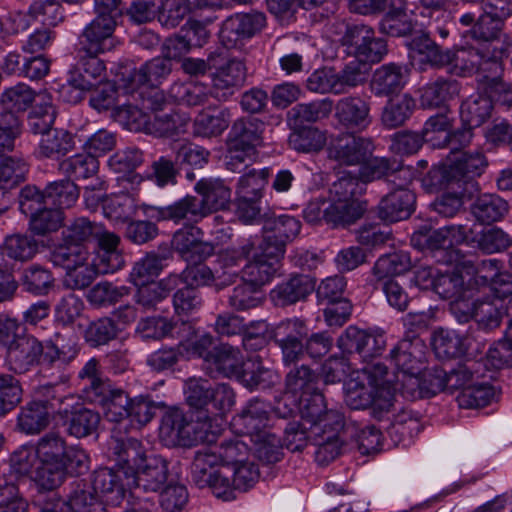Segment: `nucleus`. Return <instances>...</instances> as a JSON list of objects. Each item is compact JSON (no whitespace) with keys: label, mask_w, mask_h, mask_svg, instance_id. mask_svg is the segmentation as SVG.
<instances>
[{"label":"nucleus","mask_w":512,"mask_h":512,"mask_svg":"<svg viewBox=\"0 0 512 512\" xmlns=\"http://www.w3.org/2000/svg\"><path fill=\"white\" fill-rule=\"evenodd\" d=\"M486 166L481 153L463 154L452 164L433 166L423 179L424 185L431 191L447 190L431 204L434 211L444 218L454 217L463 207V198L475 190V178Z\"/></svg>","instance_id":"f257e3e1"},{"label":"nucleus","mask_w":512,"mask_h":512,"mask_svg":"<svg viewBox=\"0 0 512 512\" xmlns=\"http://www.w3.org/2000/svg\"><path fill=\"white\" fill-rule=\"evenodd\" d=\"M197 196L186 195L168 206H140L144 215L157 222L172 221L179 224L182 221L198 223L207 216L229 208L231 189L221 179L202 178L194 186Z\"/></svg>","instance_id":"f03ea898"},{"label":"nucleus","mask_w":512,"mask_h":512,"mask_svg":"<svg viewBox=\"0 0 512 512\" xmlns=\"http://www.w3.org/2000/svg\"><path fill=\"white\" fill-rule=\"evenodd\" d=\"M62 342L59 334L44 342L31 334L13 335L7 344L4 366L16 375L26 374L37 366L62 368L78 354L74 341Z\"/></svg>","instance_id":"7ed1b4c3"},{"label":"nucleus","mask_w":512,"mask_h":512,"mask_svg":"<svg viewBox=\"0 0 512 512\" xmlns=\"http://www.w3.org/2000/svg\"><path fill=\"white\" fill-rule=\"evenodd\" d=\"M366 187L359 175L343 173L330 187L332 207L328 211L331 220L349 225L362 217L367 202L360 200Z\"/></svg>","instance_id":"20e7f679"},{"label":"nucleus","mask_w":512,"mask_h":512,"mask_svg":"<svg viewBox=\"0 0 512 512\" xmlns=\"http://www.w3.org/2000/svg\"><path fill=\"white\" fill-rule=\"evenodd\" d=\"M65 399L66 397L56 394L53 385L39 387L36 398L20 409L17 427L26 434H39L50 424L53 414L61 413V405Z\"/></svg>","instance_id":"39448f33"},{"label":"nucleus","mask_w":512,"mask_h":512,"mask_svg":"<svg viewBox=\"0 0 512 512\" xmlns=\"http://www.w3.org/2000/svg\"><path fill=\"white\" fill-rule=\"evenodd\" d=\"M391 387H370L351 379L346 384L345 403L352 410L370 409L371 416L382 421L389 419L394 408L395 394Z\"/></svg>","instance_id":"423d86ee"},{"label":"nucleus","mask_w":512,"mask_h":512,"mask_svg":"<svg viewBox=\"0 0 512 512\" xmlns=\"http://www.w3.org/2000/svg\"><path fill=\"white\" fill-rule=\"evenodd\" d=\"M39 463L61 464L70 468L71 474H82L89 469V456L78 445L68 446L57 432H48L37 442Z\"/></svg>","instance_id":"0eeeda50"},{"label":"nucleus","mask_w":512,"mask_h":512,"mask_svg":"<svg viewBox=\"0 0 512 512\" xmlns=\"http://www.w3.org/2000/svg\"><path fill=\"white\" fill-rule=\"evenodd\" d=\"M426 345L420 337L414 335L411 338H402L389 352V361L398 372L402 374V379L396 375L395 385L392 388L396 390H406L410 376L420 375L424 368Z\"/></svg>","instance_id":"6e6552de"},{"label":"nucleus","mask_w":512,"mask_h":512,"mask_svg":"<svg viewBox=\"0 0 512 512\" xmlns=\"http://www.w3.org/2000/svg\"><path fill=\"white\" fill-rule=\"evenodd\" d=\"M308 333L307 322L298 317L284 319L273 328L271 337L281 351L285 367L302 360L303 342Z\"/></svg>","instance_id":"1a4fd4ad"},{"label":"nucleus","mask_w":512,"mask_h":512,"mask_svg":"<svg viewBox=\"0 0 512 512\" xmlns=\"http://www.w3.org/2000/svg\"><path fill=\"white\" fill-rule=\"evenodd\" d=\"M171 72L172 62L159 56L146 61L138 69L125 67L119 73V81L126 93H133L143 86H159Z\"/></svg>","instance_id":"9d476101"},{"label":"nucleus","mask_w":512,"mask_h":512,"mask_svg":"<svg viewBox=\"0 0 512 512\" xmlns=\"http://www.w3.org/2000/svg\"><path fill=\"white\" fill-rule=\"evenodd\" d=\"M203 237L204 231L200 227L188 225L173 234L171 245L189 265L201 264L215 253V245L204 241Z\"/></svg>","instance_id":"9b49d317"},{"label":"nucleus","mask_w":512,"mask_h":512,"mask_svg":"<svg viewBox=\"0 0 512 512\" xmlns=\"http://www.w3.org/2000/svg\"><path fill=\"white\" fill-rule=\"evenodd\" d=\"M266 24V16L262 12L236 13L226 18L221 26L219 37L222 44L231 49L244 39L252 38Z\"/></svg>","instance_id":"f8f14e48"},{"label":"nucleus","mask_w":512,"mask_h":512,"mask_svg":"<svg viewBox=\"0 0 512 512\" xmlns=\"http://www.w3.org/2000/svg\"><path fill=\"white\" fill-rule=\"evenodd\" d=\"M333 109L337 124L345 130L361 132L372 123L370 97L345 96L333 104Z\"/></svg>","instance_id":"ddd939ff"},{"label":"nucleus","mask_w":512,"mask_h":512,"mask_svg":"<svg viewBox=\"0 0 512 512\" xmlns=\"http://www.w3.org/2000/svg\"><path fill=\"white\" fill-rule=\"evenodd\" d=\"M270 405L259 398L249 400L242 411L233 417L232 425L239 434L251 439L271 431Z\"/></svg>","instance_id":"4468645a"},{"label":"nucleus","mask_w":512,"mask_h":512,"mask_svg":"<svg viewBox=\"0 0 512 512\" xmlns=\"http://www.w3.org/2000/svg\"><path fill=\"white\" fill-rule=\"evenodd\" d=\"M262 230L263 237L259 243L273 251L272 254L284 257L287 243L300 233L301 222L294 216L283 214L267 219Z\"/></svg>","instance_id":"2eb2a0df"},{"label":"nucleus","mask_w":512,"mask_h":512,"mask_svg":"<svg viewBox=\"0 0 512 512\" xmlns=\"http://www.w3.org/2000/svg\"><path fill=\"white\" fill-rule=\"evenodd\" d=\"M168 462L160 455H149L128 478V489L158 492L168 480Z\"/></svg>","instance_id":"dca6fc26"},{"label":"nucleus","mask_w":512,"mask_h":512,"mask_svg":"<svg viewBox=\"0 0 512 512\" xmlns=\"http://www.w3.org/2000/svg\"><path fill=\"white\" fill-rule=\"evenodd\" d=\"M272 252L258 243L252 252V259L242 269V279L257 289L269 283L277 273L283 258Z\"/></svg>","instance_id":"f3484780"},{"label":"nucleus","mask_w":512,"mask_h":512,"mask_svg":"<svg viewBox=\"0 0 512 512\" xmlns=\"http://www.w3.org/2000/svg\"><path fill=\"white\" fill-rule=\"evenodd\" d=\"M406 177L397 188L381 198L377 205V216L384 222L395 223L411 216L416 202L415 194L405 188Z\"/></svg>","instance_id":"a211bd4d"},{"label":"nucleus","mask_w":512,"mask_h":512,"mask_svg":"<svg viewBox=\"0 0 512 512\" xmlns=\"http://www.w3.org/2000/svg\"><path fill=\"white\" fill-rule=\"evenodd\" d=\"M116 21L112 17L98 16L83 29L76 47L90 53H104L114 47L113 33Z\"/></svg>","instance_id":"6ab92c4d"},{"label":"nucleus","mask_w":512,"mask_h":512,"mask_svg":"<svg viewBox=\"0 0 512 512\" xmlns=\"http://www.w3.org/2000/svg\"><path fill=\"white\" fill-rule=\"evenodd\" d=\"M246 78L245 63L236 58L228 60L216 70L212 77L211 96L219 101L228 100L244 85Z\"/></svg>","instance_id":"aec40b11"},{"label":"nucleus","mask_w":512,"mask_h":512,"mask_svg":"<svg viewBox=\"0 0 512 512\" xmlns=\"http://www.w3.org/2000/svg\"><path fill=\"white\" fill-rule=\"evenodd\" d=\"M409 69L404 64L387 63L379 66L372 74L369 89L376 97L397 96L407 84Z\"/></svg>","instance_id":"412c9836"},{"label":"nucleus","mask_w":512,"mask_h":512,"mask_svg":"<svg viewBox=\"0 0 512 512\" xmlns=\"http://www.w3.org/2000/svg\"><path fill=\"white\" fill-rule=\"evenodd\" d=\"M63 503L67 512H108L93 485L86 479H74L64 488Z\"/></svg>","instance_id":"4be33fe9"},{"label":"nucleus","mask_w":512,"mask_h":512,"mask_svg":"<svg viewBox=\"0 0 512 512\" xmlns=\"http://www.w3.org/2000/svg\"><path fill=\"white\" fill-rule=\"evenodd\" d=\"M244 358L239 348L227 343L213 347L212 355L206 360L205 370L212 377H239Z\"/></svg>","instance_id":"5701e85b"},{"label":"nucleus","mask_w":512,"mask_h":512,"mask_svg":"<svg viewBox=\"0 0 512 512\" xmlns=\"http://www.w3.org/2000/svg\"><path fill=\"white\" fill-rule=\"evenodd\" d=\"M110 455L113 457L118 471L128 480L144 462L146 455L142 443L132 437L115 438L110 443Z\"/></svg>","instance_id":"b1692460"},{"label":"nucleus","mask_w":512,"mask_h":512,"mask_svg":"<svg viewBox=\"0 0 512 512\" xmlns=\"http://www.w3.org/2000/svg\"><path fill=\"white\" fill-rule=\"evenodd\" d=\"M373 143L364 137L349 136L337 140L329 148V158L340 165H362L372 155Z\"/></svg>","instance_id":"393cba45"},{"label":"nucleus","mask_w":512,"mask_h":512,"mask_svg":"<svg viewBox=\"0 0 512 512\" xmlns=\"http://www.w3.org/2000/svg\"><path fill=\"white\" fill-rule=\"evenodd\" d=\"M315 289V281L305 274H292L277 284L270 298L278 307H286L304 301Z\"/></svg>","instance_id":"a878e982"},{"label":"nucleus","mask_w":512,"mask_h":512,"mask_svg":"<svg viewBox=\"0 0 512 512\" xmlns=\"http://www.w3.org/2000/svg\"><path fill=\"white\" fill-rule=\"evenodd\" d=\"M89 482L93 485L98 498H102V502L105 501L113 506L121 504L128 488L127 479L124 478L123 473L111 468L96 470Z\"/></svg>","instance_id":"bb28decb"},{"label":"nucleus","mask_w":512,"mask_h":512,"mask_svg":"<svg viewBox=\"0 0 512 512\" xmlns=\"http://www.w3.org/2000/svg\"><path fill=\"white\" fill-rule=\"evenodd\" d=\"M255 249V241L247 239L238 248H227L222 250L217 256V263L220 267L216 269L217 279L221 280L217 284V289L235 282L238 277V268L243 261L247 260Z\"/></svg>","instance_id":"cd10ccee"},{"label":"nucleus","mask_w":512,"mask_h":512,"mask_svg":"<svg viewBox=\"0 0 512 512\" xmlns=\"http://www.w3.org/2000/svg\"><path fill=\"white\" fill-rule=\"evenodd\" d=\"M265 123L254 117H241L231 126L228 145L236 150H254L262 145Z\"/></svg>","instance_id":"c85d7f7f"},{"label":"nucleus","mask_w":512,"mask_h":512,"mask_svg":"<svg viewBox=\"0 0 512 512\" xmlns=\"http://www.w3.org/2000/svg\"><path fill=\"white\" fill-rule=\"evenodd\" d=\"M99 53L81 51L76 47L77 63L74 71L70 73L72 82L82 89H93L97 83L106 76V66L98 57Z\"/></svg>","instance_id":"c756f323"},{"label":"nucleus","mask_w":512,"mask_h":512,"mask_svg":"<svg viewBox=\"0 0 512 512\" xmlns=\"http://www.w3.org/2000/svg\"><path fill=\"white\" fill-rule=\"evenodd\" d=\"M415 246L435 251V258L439 262L453 264L459 262V254L449 245V230L445 227L436 230H419L412 235Z\"/></svg>","instance_id":"7c9ffc66"},{"label":"nucleus","mask_w":512,"mask_h":512,"mask_svg":"<svg viewBox=\"0 0 512 512\" xmlns=\"http://www.w3.org/2000/svg\"><path fill=\"white\" fill-rule=\"evenodd\" d=\"M75 135L65 129H53L40 138L35 156L39 160L59 161L75 149Z\"/></svg>","instance_id":"2f4dec72"},{"label":"nucleus","mask_w":512,"mask_h":512,"mask_svg":"<svg viewBox=\"0 0 512 512\" xmlns=\"http://www.w3.org/2000/svg\"><path fill=\"white\" fill-rule=\"evenodd\" d=\"M412 13L408 11L407 0H394V4L379 22L381 33L392 37H404L412 33L415 27Z\"/></svg>","instance_id":"473e14b6"},{"label":"nucleus","mask_w":512,"mask_h":512,"mask_svg":"<svg viewBox=\"0 0 512 512\" xmlns=\"http://www.w3.org/2000/svg\"><path fill=\"white\" fill-rule=\"evenodd\" d=\"M192 326L187 321H173L166 317H147L141 319L137 325L139 332L144 339L160 340L166 337L183 338L182 331L190 333Z\"/></svg>","instance_id":"72a5a7b5"},{"label":"nucleus","mask_w":512,"mask_h":512,"mask_svg":"<svg viewBox=\"0 0 512 512\" xmlns=\"http://www.w3.org/2000/svg\"><path fill=\"white\" fill-rule=\"evenodd\" d=\"M509 44L495 42L494 46H480L479 59L477 61L475 72L481 75V80L486 85L501 80L503 72L502 60L507 56Z\"/></svg>","instance_id":"f704fd0d"},{"label":"nucleus","mask_w":512,"mask_h":512,"mask_svg":"<svg viewBox=\"0 0 512 512\" xmlns=\"http://www.w3.org/2000/svg\"><path fill=\"white\" fill-rule=\"evenodd\" d=\"M231 122V113L228 108L208 107L195 117L193 133L200 137L220 136Z\"/></svg>","instance_id":"c9c22d12"},{"label":"nucleus","mask_w":512,"mask_h":512,"mask_svg":"<svg viewBox=\"0 0 512 512\" xmlns=\"http://www.w3.org/2000/svg\"><path fill=\"white\" fill-rule=\"evenodd\" d=\"M409 171L401 166L396 160L388 158H370L361 165L358 173L360 179L366 186L367 183L386 178L388 182L396 183V180L402 179Z\"/></svg>","instance_id":"e433bc0d"},{"label":"nucleus","mask_w":512,"mask_h":512,"mask_svg":"<svg viewBox=\"0 0 512 512\" xmlns=\"http://www.w3.org/2000/svg\"><path fill=\"white\" fill-rule=\"evenodd\" d=\"M459 92L458 81L439 77L423 88L421 103L428 108H444L449 101L458 96Z\"/></svg>","instance_id":"4c0bfd02"},{"label":"nucleus","mask_w":512,"mask_h":512,"mask_svg":"<svg viewBox=\"0 0 512 512\" xmlns=\"http://www.w3.org/2000/svg\"><path fill=\"white\" fill-rule=\"evenodd\" d=\"M509 205L497 194L485 193L479 195L471 205L475 219L482 224H492L500 221L508 213Z\"/></svg>","instance_id":"58836bf2"},{"label":"nucleus","mask_w":512,"mask_h":512,"mask_svg":"<svg viewBox=\"0 0 512 512\" xmlns=\"http://www.w3.org/2000/svg\"><path fill=\"white\" fill-rule=\"evenodd\" d=\"M181 282L182 278L180 276L171 274L158 283L138 286L139 288L134 299L136 303L141 305L144 309L155 308L157 304L167 298L170 292Z\"/></svg>","instance_id":"ea45409f"},{"label":"nucleus","mask_w":512,"mask_h":512,"mask_svg":"<svg viewBox=\"0 0 512 512\" xmlns=\"http://www.w3.org/2000/svg\"><path fill=\"white\" fill-rule=\"evenodd\" d=\"M415 108L416 101L409 94H403L394 99L389 98L382 109L381 123L388 129L403 126L410 119Z\"/></svg>","instance_id":"a19ab883"},{"label":"nucleus","mask_w":512,"mask_h":512,"mask_svg":"<svg viewBox=\"0 0 512 512\" xmlns=\"http://www.w3.org/2000/svg\"><path fill=\"white\" fill-rule=\"evenodd\" d=\"M406 389L411 392V396L418 391L420 397H432L436 394L447 390L446 387V370L442 367L435 366L424 371L421 377L410 376Z\"/></svg>","instance_id":"79ce46f5"},{"label":"nucleus","mask_w":512,"mask_h":512,"mask_svg":"<svg viewBox=\"0 0 512 512\" xmlns=\"http://www.w3.org/2000/svg\"><path fill=\"white\" fill-rule=\"evenodd\" d=\"M98 168V160L88 152L66 157L58 164V171L73 182L93 177Z\"/></svg>","instance_id":"37998d69"},{"label":"nucleus","mask_w":512,"mask_h":512,"mask_svg":"<svg viewBox=\"0 0 512 512\" xmlns=\"http://www.w3.org/2000/svg\"><path fill=\"white\" fill-rule=\"evenodd\" d=\"M491 112V99L486 94H472L460 106L461 121L470 128L481 126L491 116Z\"/></svg>","instance_id":"c03bdc74"},{"label":"nucleus","mask_w":512,"mask_h":512,"mask_svg":"<svg viewBox=\"0 0 512 512\" xmlns=\"http://www.w3.org/2000/svg\"><path fill=\"white\" fill-rule=\"evenodd\" d=\"M466 338L454 330L439 328L434 332L432 345L440 359H452L463 356L467 351Z\"/></svg>","instance_id":"a18cd8bd"},{"label":"nucleus","mask_w":512,"mask_h":512,"mask_svg":"<svg viewBox=\"0 0 512 512\" xmlns=\"http://www.w3.org/2000/svg\"><path fill=\"white\" fill-rule=\"evenodd\" d=\"M144 161L143 152L137 147H127L118 150L108 159V166L116 173L128 174L127 180L132 184H140L143 177L133 173Z\"/></svg>","instance_id":"49530a36"},{"label":"nucleus","mask_w":512,"mask_h":512,"mask_svg":"<svg viewBox=\"0 0 512 512\" xmlns=\"http://www.w3.org/2000/svg\"><path fill=\"white\" fill-rule=\"evenodd\" d=\"M239 378L241 383L251 391L270 389L280 381L279 374L265 367L259 358L252 361L251 367L242 368Z\"/></svg>","instance_id":"de8ad7c7"},{"label":"nucleus","mask_w":512,"mask_h":512,"mask_svg":"<svg viewBox=\"0 0 512 512\" xmlns=\"http://www.w3.org/2000/svg\"><path fill=\"white\" fill-rule=\"evenodd\" d=\"M187 118L178 113H153L148 115L144 132L158 137L178 135L186 131Z\"/></svg>","instance_id":"09e8293b"},{"label":"nucleus","mask_w":512,"mask_h":512,"mask_svg":"<svg viewBox=\"0 0 512 512\" xmlns=\"http://www.w3.org/2000/svg\"><path fill=\"white\" fill-rule=\"evenodd\" d=\"M505 20L481 10L474 29H470L473 39L480 41V46H494L495 42L503 44L499 38L502 33Z\"/></svg>","instance_id":"8fccbe9b"},{"label":"nucleus","mask_w":512,"mask_h":512,"mask_svg":"<svg viewBox=\"0 0 512 512\" xmlns=\"http://www.w3.org/2000/svg\"><path fill=\"white\" fill-rule=\"evenodd\" d=\"M221 466L219 457L211 449L197 451L191 464V479L199 488H205L211 483V477L215 476Z\"/></svg>","instance_id":"3c124183"},{"label":"nucleus","mask_w":512,"mask_h":512,"mask_svg":"<svg viewBox=\"0 0 512 512\" xmlns=\"http://www.w3.org/2000/svg\"><path fill=\"white\" fill-rule=\"evenodd\" d=\"M30 166L28 162L17 156H0V188L11 190L27 179Z\"/></svg>","instance_id":"603ef678"},{"label":"nucleus","mask_w":512,"mask_h":512,"mask_svg":"<svg viewBox=\"0 0 512 512\" xmlns=\"http://www.w3.org/2000/svg\"><path fill=\"white\" fill-rule=\"evenodd\" d=\"M54 282L51 271L37 264L25 268L20 277L23 290L35 296L47 295L54 287Z\"/></svg>","instance_id":"864d4df0"},{"label":"nucleus","mask_w":512,"mask_h":512,"mask_svg":"<svg viewBox=\"0 0 512 512\" xmlns=\"http://www.w3.org/2000/svg\"><path fill=\"white\" fill-rule=\"evenodd\" d=\"M410 48L415 51L420 60L432 67H446L449 60L448 49L443 50L430 36L421 33L412 38Z\"/></svg>","instance_id":"5fc2aeb1"},{"label":"nucleus","mask_w":512,"mask_h":512,"mask_svg":"<svg viewBox=\"0 0 512 512\" xmlns=\"http://www.w3.org/2000/svg\"><path fill=\"white\" fill-rule=\"evenodd\" d=\"M89 252L84 245H74L66 243L61 239V243L56 245L50 252L49 259L56 267H61L66 270H71L88 261Z\"/></svg>","instance_id":"6e6d98bb"},{"label":"nucleus","mask_w":512,"mask_h":512,"mask_svg":"<svg viewBox=\"0 0 512 512\" xmlns=\"http://www.w3.org/2000/svg\"><path fill=\"white\" fill-rule=\"evenodd\" d=\"M289 146L302 153L320 151L326 144L325 133L314 126H300L288 138Z\"/></svg>","instance_id":"4d7b16f0"},{"label":"nucleus","mask_w":512,"mask_h":512,"mask_svg":"<svg viewBox=\"0 0 512 512\" xmlns=\"http://www.w3.org/2000/svg\"><path fill=\"white\" fill-rule=\"evenodd\" d=\"M2 250L10 259L25 262L38 253L39 242L31 234H13L5 238Z\"/></svg>","instance_id":"13d9d810"},{"label":"nucleus","mask_w":512,"mask_h":512,"mask_svg":"<svg viewBox=\"0 0 512 512\" xmlns=\"http://www.w3.org/2000/svg\"><path fill=\"white\" fill-rule=\"evenodd\" d=\"M293 366L285 376V389L287 392L299 398L316 390L317 375L306 364Z\"/></svg>","instance_id":"bf43d9fd"},{"label":"nucleus","mask_w":512,"mask_h":512,"mask_svg":"<svg viewBox=\"0 0 512 512\" xmlns=\"http://www.w3.org/2000/svg\"><path fill=\"white\" fill-rule=\"evenodd\" d=\"M100 419L96 411L83 407L75 409L66 422V432L77 439L88 437L97 431Z\"/></svg>","instance_id":"052dcab7"},{"label":"nucleus","mask_w":512,"mask_h":512,"mask_svg":"<svg viewBox=\"0 0 512 512\" xmlns=\"http://www.w3.org/2000/svg\"><path fill=\"white\" fill-rule=\"evenodd\" d=\"M45 195L47 201H50L55 208L62 210L71 208L77 202L80 190L75 182L65 178L49 182L45 186Z\"/></svg>","instance_id":"680f3d73"},{"label":"nucleus","mask_w":512,"mask_h":512,"mask_svg":"<svg viewBox=\"0 0 512 512\" xmlns=\"http://www.w3.org/2000/svg\"><path fill=\"white\" fill-rule=\"evenodd\" d=\"M453 125L454 119L445 111L430 116L425 121L421 133L425 142L433 148H445V136L452 130Z\"/></svg>","instance_id":"e2e57ef3"},{"label":"nucleus","mask_w":512,"mask_h":512,"mask_svg":"<svg viewBox=\"0 0 512 512\" xmlns=\"http://www.w3.org/2000/svg\"><path fill=\"white\" fill-rule=\"evenodd\" d=\"M102 231V225L86 217H78L71 221L62 231V240L74 245H84L94 241Z\"/></svg>","instance_id":"0e129e2a"},{"label":"nucleus","mask_w":512,"mask_h":512,"mask_svg":"<svg viewBox=\"0 0 512 512\" xmlns=\"http://www.w3.org/2000/svg\"><path fill=\"white\" fill-rule=\"evenodd\" d=\"M411 268V258L408 252L398 251L382 255L375 262L372 273L378 279L400 275Z\"/></svg>","instance_id":"69168bd1"},{"label":"nucleus","mask_w":512,"mask_h":512,"mask_svg":"<svg viewBox=\"0 0 512 512\" xmlns=\"http://www.w3.org/2000/svg\"><path fill=\"white\" fill-rule=\"evenodd\" d=\"M333 111V100L324 98L309 103L295 105L289 115L297 124L314 123L327 118Z\"/></svg>","instance_id":"338daca9"},{"label":"nucleus","mask_w":512,"mask_h":512,"mask_svg":"<svg viewBox=\"0 0 512 512\" xmlns=\"http://www.w3.org/2000/svg\"><path fill=\"white\" fill-rule=\"evenodd\" d=\"M62 210L46 205L29 217V229L36 235L45 236L57 231L63 224Z\"/></svg>","instance_id":"774afa93"}]
</instances>
